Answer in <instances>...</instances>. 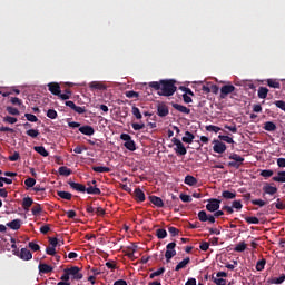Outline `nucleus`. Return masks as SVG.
<instances>
[{
	"mask_svg": "<svg viewBox=\"0 0 285 285\" xmlns=\"http://www.w3.org/2000/svg\"><path fill=\"white\" fill-rule=\"evenodd\" d=\"M171 141H173L174 146H176V148H175L176 155L184 156V155H186V153H188V150H186V147L184 146V142H181V140H179L177 138H173Z\"/></svg>",
	"mask_w": 285,
	"mask_h": 285,
	"instance_id": "obj_4",
	"label": "nucleus"
},
{
	"mask_svg": "<svg viewBox=\"0 0 285 285\" xmlns=\"http://www.w3.org/2000/svg\"><path fill=\"white\" fill-rule=\"evenodd\" d=\"M232 208H235L236 210H242V208H244V205L242 204V200H234L232 203Z\"/></svg>",
	"mask_w": 285,
	"mask_h": 285,
	"instance_id": "obj_52",
	"label": "nucleus"
},
{
	"mask_svg": "<svg viewBox=\"0 0 285 285\" xmlns=\"http://www.w3.org/2000/svg\"><path fill=\"white\" fill-rule=\"evenodd\" d=\"M179 199H181V202H184L185 204H189L190 202H193V198L190 197V195H186V194H180Z\"/></svg>",
	"mask_w": 285,
	"mask_h": 285,
	"instance_id": "obj_54",
	"label": "nucleus"
},
{
	"mask_svg": "<svg viewBox=\"0 0 285 285\" xmlns=\"http://www.w3.org/2000/svg\"><path fill=\"white\" fill-rule=\"evenodd\" d=\"M80 268L78 266H72L70 268H67V273L72 277V279H83V274L80 273Z\"/></svg>",
	"mask_w": 285,
	"mask_h": 285,
	"instance_id": "obj_6",
	"label": "nucleus"
},
{
	"mask_svg": "<svg viewBox=\"0 0 285 285\" xmlns=\"http://www.w3.org/2000/svg\"><path fill=\"white\" fill-rule=\"evenodd\" d=\"M131 127L134 128V130H144V128H146V124L132 122Z\"/></svg>",
	"mask_w": 285,
	"mask_h": 285,
	"instance_id": "obj_55",
	"label": "nucleus"
},
{
	"mask_svg": "<svg viewBox=\"0 0 285 285\" xmlns=\"http://www.w3.org/2000/svg\"><path fill=\"white\" fill-rule=\"evenodd\" d=\"M176 81L173 79H165L159 81H151L148 83V87L153 90H159V97H173L177 92Z\"/></svg>",
	"mask_w": 285,
	"mask_h": 285,
	"instance_id": "obj_1",
	"label": "nucleus"
},
{
	"mask_svg": "<svg viewBox=\"0 0 285 285\" xmlns=\"http://www.w3.org/2000/svg\"><path fill=\"white\" fill-rule=\"evenodd\" d=\"M188 264H190V257H186L180 263H178L175 267V271L179 272V271H181V268H186V266H188Z\"/></svg>",
	"mask_w": 285,
	"mask_h": 285,
	"instance_id": "obj_22",
	"label": "nucleus"
},
{
	"mask_svg": "<svg viewBox=\"0 0 285 285\" xmlns=\"http://www.w3.org/2000/svg\"><path fill=\"white\" fill-rule=\"evenodd\" d=\"M214 142H215L213 147L214 153H218V155L226 153V144L219 140H215Z\"/></svg>",
	"mask_w": 285,
	"mask_h": 285,
	"instance_id": "obj_11",
	"label": "nucleus"
},
{
	"mask_svg": "<svg viewBox=\"0 0 285 285\" xmlns=\"http://www.w3.org/2000/svg\"><path fill=\"white\" fill-rule=\"evenodd\" d=\"M35 184H37L35 178H27L24 180V186H27V188H35Z\"/></svg>",
	"mask_w": 285,
	"mask_h": 285,
	"instance_id": "obj_46",
	"label": "nucleus"
},
{
	"mask_svg": "<svg viewBox=\"0 0 285 285\" xmlns=\"http://www.w3.org/2000/svg\"><path fill=\"white\" fill-rule=\"evenodd\" d=\"M247 245L244 242H240L239 244H237L234 248L235 253H244V250H246Z\"/></svg>",
	"mask_w": 285,
	"mask_h": 285,
	"instance_id": "obj_39",
	"label": "nucleus"
},
{
	"mask_svg": "<svg viewBox=\"0 0 285 285\" xmlns=\"http://www.w3.org/2000/svg\"><path fill=\"white\" fill-rule=\"evenodd\" d=\"M264 130L267 132H275L277 130V125H275L273 121H267L264 125Z\"/></svg>",
	"mask_w": 285,
	"mask_h": 285,
	"instance_id": "obj_24",
	"label": "nucleus"
},
{
	"mask_svg": "<svg viewBox=\"0 0 285 285\" xmlns=\"http://www.w3.org/2000/svg\"><path fill=\"white\" fill-rule=\"evenodd\" d=\"M19 257L20 259H23V262H30V259H32V252L28 248H21Z\"/></svg>",
	"mask_w": 285,
	"mask_h": 285,
	"instance_id": "obj_13",
	"label": "nucleus"
},
{
	"mask_svg": "<svg viewBox=\"0 0 285 285\" xmlns=\"http://www.w3.org/2000/svg\"><path fill=\"white\" fill-rule=\"evenodd\" d=\"M177 247V243L173 242L167 244L166 248V253H165V259L167 262V264H169V262L173 259V257H175V255H177V250H175V248Z\"/></svg>",
	"mask_w": 285,
	"mask_h": 285,
	"instance_id": "obj_2",
	"label": "nucleus"
},
{
	"mask_svg": "<svg viewBox=\"0 0 285 285\" xmlns=\"http://www.w3.org/2000/svg\"><path fill=\"white\" fill-rule=\"evenodd\" d=\"M87 186H89V188H86L85 193L88 195H101V189L97 186H91L90 183H87Z\"/></svg>",
	"mask_w": 285,
	"mask_h": 285,
	"instance_id": "obj_19",
	"label": "nucleus"
},
{
	"mask_svg": "<svg viewBox=\"0 0 285 285\" xmlns=\"http://www.w3.org/2000/svg\"><path fill=\"white\" fill-rule=\"evenodd\" d=\"M245 222H247V224H259V218L255 216H247L245 217Z\"/></svg>",
	"mask_w": 285,
	"mask_h": 285,
	"instance_id": "obj_49",
	"label": "nucleus"
},
{
	"mask_svg": "<svg viewBox=\"0 0 285 285\" xmlns=\"http://www.w3.org/2000/svg\"><path fill=\"white\" fill-rule=\"evenodd\" d=\"M220 204H222V200H219L217 198H210V199H208V204L206 205V209L209 213H215L219 208Z\"/></svg>",
	"mask_w": 285,
	"mask_h": 285,
	"instance_id": "obj_5",
	"label": "nucleus"
},
{
	"mask_svg": "<svg viewBox=\"0 0 285 285\" xmlns=\"http://www.w3.org/2000/svg\"><path fill=\"white\" fill-rule=\"evenodd\" d=\"M8 228H11V230H19L21 228V219H13L9 223H7Z\"/></svg>",
	"mask_w": 285,
	"mask_h": 285,
	"instance_id": "obj_20",
	"label": "nucleus"
},
{
	"mask_svg": "<svg viewBox=\"0 0 285 285\" xmlns=\"http://www.w3.org/2000/svg\"><path fill=\"white\" fill-rule=\"evenodd\" d=\"M26 135H28V137H31L32 139H37V137H39V130H37V129H28L26 131Z\"/></svg>",
	"mask_w": 285,
	"mask_h": 285,
	"instance_id": "obj_43",
	"label": "nucleus"
},
{
	"mask_svg": "<svg viewBox=\"0 0 285 285\" xmlns=\"http://www.w3.org/2000/svg\"><path fill=\"white\" fill-rule=\"evenodd\" d=\"M236 88L233 85H225L220 88V99H226L228 95H233L235 92Z\"/></svg>",
	"mask_w": 285,
	"mask_h": 285,
	"instance_id": "obj_7",
	"label": "nucleus"
},
{
	"mask_svg": "<svg viewBox=\"0 0 285 285\" xmlns=\"http://www.w3.org/2000/svg\"><path fill=\"white\" fill-rule=\"evenodd\" d=\"M266 266V258H262L256 263V271L262 272Z\"/></svg>",
	"mask_w": 285,
	"mask_h": 285,
	"instance_id": "obj_42",
	"label": "nucleus"
},
{
	"mask_svg": "<svg viewBox=\"0 0 285 285\" xmlns=\"http://www.w3.org/2000/svg\"><path fill=\"white\" fill-rule=\"evenodd\" d=\"M43 210V208L41 207V204H36L32 208H31V213L32 215L37 216V215H41V212Z\"/></svg>",
	"mask_w": 285,
	"mask_h": 285,
	"instance_id": "obj_40",
	"label": "nucleus"
},
{
	"mask_svg": "<svg viewBox=\"0 0 285 285\" xmlns=\"http://www.w3.org/2000/svg\"><path fill=\"white\" fill-rule=\"evenodd\" d=\"M273 175H275L273 169H263L261 171V177H264L265 179H268V177H273Z\"/></svg>",
	"mask_w": 285,
	"mask_h": 285,
	"instance_id": "obj_41",
	"label": "nucleus"
},
{
	"mask_svg": "<svg viewBox=\"0 0 285 285\" xmlns=\"http://www.w3.org/2000/svg\"><path fill=\"white\" fill-rule=\"evenodd\" d=\"M60 282H70V272H68V268L63 269V275L60 277Z\"/></svg>",
	"mask_w": 285,
	"mask_h": 285,
	"instance_id": "obj_51",
	"label": "nucleus"
},
{
	"mask_svg": "<svg viewBox=\"0 0 285 285\" xmlns=\"http://www.w3.org/2000/svg\"><path fill=\"white\" fill-rule=\"evenodd\" d=\"M20 155L18 151H14L13 155L9 156V161H19Z\"/></svg>",
	"mask_w": 285,
	"mask_h": 285,
	"instance_id": "obj_64",
	"label": "nucleus"
},
{
	"mask_svg": "<svg viewBox=\"0 0 285 285\" xmlns=\"http://www.w3.org/2000/svg\"><path fill=\"white\" fill-rule=\"evenodd\" d=\"M40 233H42V235H48V233H50V225H42L40 227Z\"/></svg>",
	"mask_w": 285,
	"mask_h": 285,
	"instance_id": "obj_61",
	"label": "nucleus"
},
{
	"mask_svg": "<svg viewBox=\"0 0 285 285\" xmlns=\"http://www.w3.org/2000/svg\"><path fill=\"white\" fill-rule=\"evenodd\" d=\"M3 124H17L18 119L12 116H6L2 118Z\"/></svg>",
	"mask_w": 285,
	"mask_h": 285,
	"instance_id": "obj_44",
	"label": "nucleus"
},
{
	"mask_svg": "<svg viewBox=\"0 0 285 285\" xmlns=\"http://www.w3.org/2000/svg\"><path fill=\"white\" fill-rule=\"evenodd\" d=\"M33 150L38 153V155H41V157H48L50 155L48 150H46V147L43 146H35Z\"/></svg>",
	"mask_w": 285,
	"mask_h": 285,
	"instance_id": "obj_26",
	"label": "nucleus"
},
{
	"mask_svg": "<svg viewBox=\"0 0 285 285\" xmlns=\"http://www.w3.org/2000/svg\"><path fill=\"white\" fill-rule=\"evenodd\" d=\"M156 237L158 239H166V237H168V232H166V229H164V228L157 229Z\"/></svg>",
	"mask_w": 285,
	"mask_h": 285,
	"instance_id": "obj_35",
	"label": "nucleus"
},
{
	"mask_svg": "<svg viewBox=\"0 0 285 285\" xmlns=\"http://www.w3.org/2000/svg\"><path fill=\"white\" fill-rule=\"evenodd\" d=\"M47 86L51 95H55L56 97H58V95H61V86L59 85V82H49Z\"/></svg>",
	"mask_w": 285,
	"mask_h": 285,
	"instance_id": "obj_10",
	"label": "nucleus"
},
{
	"mask_svg": "<svg viewBox=\"0 0 285 285\" xmlns=\"http://www.w3.org/2000/svg\"><path fill=\"white\" fill-rule=\"evenodd\" d=\"M285 282V274H281L279 277H274L269 281V284H276V285H279V284H284Z\"/></svg>",
	"mask_w": 285,
	"mask_h": 285,
	"instance_id": "obj_32",
	"label": "nucleus"
},
{
	"mask_svg": "<svg viewBox=\"0 0 285 285\" xmlns=\"http://www.w3.org/2000/svg\"><path fill=\"white\" fill-rule=\"evenodd\" d=\"M171 106L175 110H177L178 112H183V115H190V108L184 106V105H179L176 102H171Z\"/></svg>",
	"mask_w": 285,
	"mask_h": 285,
	"instance_id": "obj_15",
	"label": "nucleus"
},
{
	"mask_svg": "<svg viewBox=\"0 0 285 285\" xmlns=\"http://www.w3.org/2000/svg\"><path fill=\"white\" fill-rule=\"evenodd\" d=\"M89 88H91V90H106V85L101 82L92 81L89 83Z\"/></svg>",
	"mask_w": 285,
	"mask_h": 285,
	"instance_id": "obj_25",
	"label": "nucleus"
},
{
	"mask_svg": "<svg viewBox=\"0 0 285 285\" xmlns=\"http://www.w3.org/2000/svg\"><path fill=\"white\" fill-rule=\"evenodd\" d=\"M24 117L27 121H31L32 124H37V121H39V118H37V116L33 114H24Z\"/></svg>",
	"mask_w": 285,
	"mask_h": 285,
	"instance_id": "obj_47",
	"label": "nucleus"
},
{
	"mask_svg": "<svg viewBox=\"0 0 285 285\" xmlns=\"http://www.w3.org/2000/svg\"><path fill=\"white\" fill-rule=\"evenodd\" d=\"M68 185L70 186V188H72V190H77V193H86V186L82 184L68 181Z\"/></svg>",
	"mask_w": 285,
	"mask_h": 285,
	"instance_id": "obj_16",
	"label": "nucleus"
},
{
	"mask_svg": "<svg viewBox=\"0 0 285 285\" xmlns=\"http://www.w3.org/2000/svg\"><path fill=\"white\" fill-rule=\"evenodd\" d=\"M29 248L31 250H33V253H37V252L41 250V246H39V244H37L35 242L29 243Z\"/></svg>",
	"mask_w": 285,
	"mask_h": 285,
	"instance_id": "obj_53",
	"label": "nucleus"
},
{
	"mask_svg": "<svg viewBox=\"0 0 285 285\" xmlns=\"http://www.w3.org/2000/svg\"><path fill=\"white\" fill-rule=\"evenodd\" d=\"M222 197H224V199H235V197H237V193L224 190L222 193Z\"/></svg>",
	"mask_w": 285,
	"mask_h": 285,
	"instance_id": "obj_34",
	"label": "nucleus"
},
{
	"mask_svg": "<svg viewBox=\"0 0 285 285\" xmlns=\"http://www.w3.org/2000/svg\"><path fill=\"white\" fill-rule=\"evenodd\" d=\"M206 130L208 132H219V130H222V128H219L218 126H215V125H208L206 126Z\"/></svg>",
	"mask_w": 285,
	"mask_h": 285,
	"instance_id": "obj_50",
	"label": "nucleus"
},
{
	"mask_svg": "<svg viewBox=\"0 0 285 285\" xmlns=\"http://www.w3.org/2000/svg\"><path fill=\"white\" fill-rule=\"evenodd\" d=\"M46 253H47V255L56 256L57 249H56V247H47Z\"/></svg>",
	"mask_w": 285,
	"mask_h": 285,
	"instance_id": "obj_63",
	"label": "nucleus"
},
{
	"mask_svg": "<svg viewBox=\"0 0 285 285\" xmlns=\"http://www.w3.org/2000/svg\"><path fill=\"white\" fill-rule=\"evenodd\" d=\"M169 114L170 110L168 109V106L166 104L161 102L157 106L158 117H168Z\"/></svg>",
	"mask_w": 285,
	"mask_h": 285,
	"instance_id": "obj_9",
	"label": "nucleus"
},
{
	"mask_svg": "<svg viewBox=\"0 0 285 285\" xmlns=\"http://www.w3.org/2000/svg\"><path fill=\"white\" fill-rule=\"evenodd\" d=\"M164 273H166V267H160L159 269H157L156 272L151 273L149 275L150 279H155V277H159V275H164Z\"/></svg>",
	"mask_w": 285,
	"mask_h": 285,
	"instance_id": "obj_37",
	"label": "nucleus"
},
{
	"mask_svg": "<svg viewBox=\"0 0 285 285\" xmlns=\"http://www.w3.org/2000/svg\"><path fill=\"white\" fill-rule=\"evenodd\" d=\"M229 159H233V161L228 163L230 168H240V166L244 164V157L239 156L238 154H232Z\"/></svg>",
	"mask_w": 285,
	"mask_h": 285,
	"instance_id": "obj_3",
	"label": "nucleus"
},
{
	"mask_svg": "<svg viewBox=\"0 0 285 285\" xmlns=\"http://www.w3.org/2000/svg\"><path fill=\"white\" fill-rule=\"evenodd\" d=\"M267 86H269V88H276V89L281 88L279 82L277 80H274V79H268L267 80Z\"/></svg>",
	"mask_w": 285,
	"mask_h": 285,
	"instance_id": "obj_45",
	"label": "nucleus"
},
{
	"mask_svg": "<svg viewBox=\"0 0 285 285\" xmlns=\"http://www.w3.org/2000/svg\"><path fill=\"white\" fill-rule=\"evenodd\" d=\"M125 148H127V150H130L131 153H135V150H137V145L135 144V140H128L127 142L124 144Z\"/></svg>",
	"mask_w": 285,
	"mask_h": 285,
	"instance_id": "obj_31",
	"label": "nucleus"
},
{
	"mask_svg": "<svg viewBox=\"0 0 285 285\" xmlns=\"http://www.w3.org/2000/svg\"><path fill=\"white\" fill-rule=\"evenodd\" d=\"M218 138L220 139V141H226V144H235V140H233V138H230L229 136H218Z\"/></svg>",
	"mask_w": 285,
	"mask_h": 285,
	"instance_id": "obj_57",
	"label": "nucleus"
},
{
	"mask_svg": "<svg viewBox=\"0 0 285 285\" xmlns=\"http://www.w3.org/2000/svg\"><path fill=\"white\" fill-rule=\"evenodd\" d=\"M58 197H60L61 199H66L67 202H70V199H72V195L70 194V191H57Z\"/></svg>",
	"mask_w": 285,
	"mask_h": 285,
	"instance_id": "obj_33",
	"label": "nucleus"
},
{
	"mask_svg": "<svg viewBox=\"0 0 285 285\" xmlns=\"http://www.w3.org/2000/svg\"><path fill=\"white\" fill-rule=\"evenodd\" d=\"M193 139H195V135H193L190 131H186L185 137L181 138V141H184V144H193Z\"/></svg>",
	"mask_w": 285,
	"mask_h": 285,
	"instance_id": "obj_27",
	"label": "nucleus"
},
{
	"mask_svg": "<svg viewBox=\"0 0 285 285\" xmlns=\"http://www.w3.org/2000/svg\"><path fill=\"white\" fill-rule=\"evenodd\" d=\"M126 97H128V99H137L139 97V94L136 91H127Z\"/></svg>",
	"mask_w": 285,
	"mask_h": 285,
	"instance_id": "obj_59",
	"label": "nucleus"
},
{
	"mask_svg": "<svg viewBox=\"0 0 285 285\" xmlns=\"http://www.w3.org/2000/svg\"><path fill=\"white\" fill-rule=\"evenodd\" d=\"M32 204H35V200H32L30 197H24L22 199V208H24V210H28Z\"/></svg>",
	"mask_w": 285,
	"mask_h": 285,
	"instance_id": "obj_29",
	"label": "nucleus"
},
{
	"mask_svg": "<svg viewBox=\"0 0 285 285\" xmlns=\"http://www.w3.org/2000/svg\"><path fill=\"white\" fill-rule=\"evenodd\" d=\"M272 179L278 181V184H285V171H278L277 176H274Z\"/></svg>",
	"mask_w": 285,
	"mask_h": 285,
	"instance_id": "obj_30",
	"label": "nucleus"
},
{
	"mask_svg": "<svg viewBox=\"0 0 285 285\" xmlns=\"http://www.w3.org/2000/svg\"><path fill=\"white\" fill-rule=\"evenodd\" d=\"M47 117H48L49 119H57V117H58L57 110H55V109H49V110L47 111Z\"/></svg>",
	"mask_w": 285,
	"mask_h": 285,
	"instance_id": "obj_56",
	"label": "nucleus"
},
{
	"mask_svg": "<svg viewBox=\"0 0 285 285\" xmlns=\"http://www.w3.org/2000/svg\"><path fill=\"white\" fill-rule=\"evenodd\" d=\"M39 273L42 275H48V273H52V271H55V268L46 263H40L39 266Z\"/></svg>",
	"mask_w": 285,
	"mask_h": 285,
	"instance_id": "obj_14",
	"label": "nucleus"
},
{
	"mask_svg": "<svg viewBox=\"0 0 285 285\" xmlns=\"http://www.w3.org/2000/svg\"><path fill=\"white\" fill-rule=\"evenodd\" d=\"M168 232L171 235V237H177V235H179V229H177L176 227H169Z\"/></svg>",
	"mask_w": 285,
	"mask_h": 285,
	"instance_id": "obj_62",
	"label": "nucleus"
},
{
	"mask_svg": "<svg viewBox=\"0 0 285 285\" xmlns=\"http://www.w3.org/2000/svg\"><path fill=\"white\" fill-rule=\"evenodd\" d=\"M7 112H9V115H20L19 109L14 108V107H7Z\"/></svg>",
	"mask_w": 285,
	"mask_h": 285,
	"instance_id": "obj_58",
	"label": "nucleus"
},
{
	"mask_svg": "<svg viewBox=\"0 0 285 285\" xmlns=\"http://www.w3.org/2000/svg\"><path fill=\"white\" fill-rule=\"evenodd\" d=\"M199 222H209V224H215V216L208 215L206 210H200L198 213Z\"/></svg>",
	"mask_w": 285,
	"mask_h": 285,
	"instance_id": "obj_8",
	"label": "nucleus"
},
{
	"mask_svg": "<svg viewBox=\"0 0 285 285\" xmlns=\"http://www.w3.org/2000/svg\"><path fill=\"white\" fill-rule=\"evenodd\" d=\"M58 173L62 177H70V175H72V169H70L66 166H61V167H59Z\"/></svg>",
	"mask_w": 285,
	"mask_h": 285,
	"instance_id": "obj_23",
	"label": "nucleus"
},
{
	"mask_svg": "<svg viewBox=\"0 0 285 285\" xmlns=\"http://www.w3.org/2000/svg\"><path fill=\"white\" fill-rule=\"evenodd\" d=\"M276 108H279L281 110H284L285 112V101L284 100H276L275 102Z\"/></svg>",
	"mask_w": 285,
	"mask_h": 285,
	"instance_id": "obj_60",
	"label": "nucleus"
},
{
	"mask_svg": "<svg viewBox=\"0 0 285 285\" xmlns=\"http://www.w3.org/2000/svg\"><path fill=\"white\" fill-rule=\"evenodd\" d=\"M149 202L157 208H164V200L157 196H149Z\"/></svg>",
	"mask_w": 285,
	"mask_h": 285,
	"instance_id": "obj_18",
	"label": "nucleus"
},
{
	"mask_svg": "<svg viewBox=\"0 0 285 285\" xmlns=\"http://www.w3.org/2000/svg\"><path fill=\"white\" fill-rule=\"evenodd\" d=\"M79 132H81V135H87V137H92V135H95V128L90 125H85L79 127Z\"/></svg>",
	"mask_w": 285,
	"mask_h": 285,
	"instance_id": "obj_12",
	"label": "nucleus"
},
{
	"mask_svg": "<svg viewBox=\"0 0 285 285\" xmlns=\"http://www.w3.org/2000/svg\"><path fill=\"white\" fill-rule=\"evenodd\" d=\"M131 112H132L134 117H136V119H138V120L144 119V116L141 115V110H139L138 107L134 106L131 108Z\"/></svg>",
	"mask_w": 285,
	"mask_h": 285,
	"instance_id": "obj_38",
	"label": "nucleus"
},
{
	"mask_svg": "<svg viewBox=\"0 0 285 285\" xmlns=\"http://www.w3.org/2000/svg\"><path fill=\"white\" fill-rule=\"evenodd\" d=\"M134 197L136 202H146V194H144V190L141 188H136L134 191Z\"/></svg>",
	"mask_w": 285,
	"mask_h": 285,
	"instance_id": "obj_17",
	"label": "nucleus"
},
{
	"mask_svg": "<svg viewBox=\"0 0 285 285\" xmlns=\"http://www.w3.org/2000/svg\"><path fill=\"white\" fill-rule=\"evenodd\" d=\"M263 191L266 195H275L277 193V187H273L269 184H265L263 187Z\"/></svg>",
	"mask_w": 285,
	"mask_h": 285,
	"instance_id": "obj_21",
	"label": "nucleus"
},
{
	"mask_svg": "<svg viewBox=\"0 0 285 285\" xmlns=\"http://www.w3.org/2000/svg\"><path fill=\"white\" fill-rule=\"evenodd\" d=\"M184 181L187 186H197V178L194 176L187 175Z\"/></svg>",
	"mask_w": 285,
	"mask_h": 285,
	"instance_id": "obj_28",
	"label": "nucleus"
},
{
	"mask_svg": "<svg viewBox=\"0 0 285 285\" xmlns=\"http://www.w3.org/2000/svg\"><path fill=\"white\" fill-rule=\"evenodd\" d=\"M92 170H94V173H110V168L109 167H97V166H94Z\"/></svg>",
	"mask_w": 285,
	"mask_h": 285,
	"instance_id": "obj_48",
	"label": "nucleus"
},
{
	"mask_svg": "<svg viewBox=\"0 0 285 285\" xmlns=\"http://www.w3.org/2000/svg\"><path fill=\"white\" fill-rule=\"evenodd\" d=\"M258 97H259V99H266V97H268V88L259 87Z\"/></svg>",
	"mask_w": 285,
	"mask_h": 285,
	"instance_id": "obj_36",
	"label": "nucleus"
}]
</instances>
